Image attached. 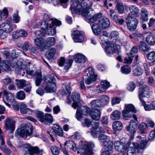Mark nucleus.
Masks as SVG:
<instances>
[{
    "label": "nucleus",
    "instance_id": "53",
    "mask_svg": "<svg viewBox=\"0 0 155 155\" xmlns=\"http://www.w3.org/2000/svg\"><path fill=\"white\" fill-rule=\"evenodd\" d=\"M16 98L20 100L24 99L25 97V94L23 91H21L17 93Z\"/></svg>",
    "mask_w": 155,
    "mask_h": 155
},
{
    "label": "nucleus",
    "instance_id": "4",
    "mask_svg": "<svg viewBox=\"0 0 155 155\" xmlns=\"http://www.w3.org/2000/svg\"><path fill=\"white\" fill-rule=\"evenodd\" d=\"M133 118L134 120H131L129 125L125 127V129L128 132L131 140H133L134 138V134L136 133L137 127V117L136 115H134Z\"/></svg>",
    "mask_w": 155,
    "mask_h": 155
},
{
    "label": "nucleus",
    "instance_id": "2",
    "mask_svg": "<svg viewBox=\"0 0 155 155\" xmlns=\"http://www.w3.org/2000/svg\"><path fill=\"white\" fill-rule=\"evenodd\" d=\"M130 13L126 19V23L128 28L131 31H134L138 23V21L134 17H138L139 10L135 5H131L129 7Z\"/></svg>",
    "mask_w": 155,
    "mask_h": 155
},
{
    "label": "nucleus",
    "instance_id": "30",
    "mask_svg": "<svg viewBox=\"0 0 155 155\" xmlns=\"http://www.w3.org/2000/svg\"><path fill=\"white\" fill-rule=\"evenodd\" d=\"M43 122H44L46 124H51L53 122V117L51 114L46 113L44 116L43 118Z\"/></svg>",
    "mask_w": 155,
    "mask_h": 155
},
{
    "label": "nucleus",
    "instance_id": "18",
    "mask_svg": "<svg viewBox=\"0 0 155 155\" xmlns=\"http://www.w3.org/2000/svg\"><path fill=\"white\" fill-rule=\"evenodd\" d=\"M90 115L93 120H98L100 119L101 113L99 110H93L90 113Z\"/></svg>",
    "mask_w": 155,
    "mask_h": 155
},
{
    "label": "nucleus",
    "instance_id": "38",
    "mask_svg": "<svg viewBox=\"0 0 155 155\" xmlns=\"http://www.w3.org/2000/svg\"><path fill=\"white\" fill-rule=\"evenodd\" d=\"M8 15V10L6 8H4L2 10H0V21L5 19Z\"/></svg>",
    "mask_w": 155,
    "mask_h": 155
},
{
    "label": "nucleus",
    "instance_id": "55",
    "mask_svg": "<svg viewBox=\"0 0 155 155\" xmlns=\"http://www.w3.org/2000/svg\"><path fill=\"white\" fill-rule=\"evenodd\" d=\"M92 121L91 119L88 118H85L84 120V122L82 123L83 126L84 127H89L91 125Z\"/></svg>",
    "mask_w": 155,
    "mask_h": 155
},
{
    "label": "nucleus",
    "instance_id": "3",
    "mask_svg": "<svg viewBox=\"0 0 155 155\" xmlns=\"http://www.w3.org/2000/svg\"><path fill=\"white\" fill-rule=\"evenodd\" d=\"M32 132V126L30 124H28L25 127L18 128L15 131V135L18 137L25 136L26 137L31 135Z\"/></svg>",
    "mask_w": 155,
    "mask_h": 155
},
{
    "label": "nucleus",
    "instance_id": "27",
    "mask_svg": "<svg viewBox=\"0 0 155 155\" xmlns=\"http://www.w3.org/2000/svg\"><path fill=\"white\" fill-rule=\"evenodd\" d=\"M3 92L4 97L8 102L12 103L14 101V97L11 93L5 91H4Z\"/></svg>",
    "mask_w": 155,
    "mask_h": 155
},
{
    "label": "nucleus",
    "instance_id": "35",
    "mask_svg": "<svg viewBox=\"0 0 155 155\" xmlns=\"http://www.w3.org/2000/svg\"><path fill=\"white\" fill-rule=\"evenodd\" d=\"M35 82L36 85L37 86H39L42 80V76L40 73L36 72L35 75Z\"/></svg>",
    "mask_w": 155,
    "mask_h": 155
},
{
    "label": "nucleus",
    "instance_id": "36",
    "mask_svg": "<svg viewBox=\"0 0 155 155\" xmlns=\"http://www.w3.org/2000/svg\"><path fill=\"white\" fill-rule=\"evenodd\" d=\"M55 38L54 37H50L45 41V45L48 47L54 45L55 43Z\"/></svg>",
    "mask_w": 155,
    "mask_h": 155
},
{
    "label": "nucleus",
    "instance_id": "52",
    "mask_svg": "<svg viewBox=\"0 0 155 155\" xmlns=\"http://www.w3.org/2000/svg\"><path fill=\"white\" fill-rule=\"evenodd\" d=\"M51 150L52 154L54 155H58L60 152L59 149L56 146H51Z\"/></svg>",
    "mask_w": 155,
    "mask_h": 155
},
{
    "label": "nucleus",
    "instance_id": "49",
    "mask_svg": "<svg viewBox=\"0 0 155 155\" xmlns=\"http://www.w3.org/2000/svg\"><path fill=\"white\" fill-rule=\"evenodd\" d=\"M62 92L65 94L70 93V85L69 84H64L63 85Z\"/></svg>",
    "mask_w": 155,
    "mask_h": 155
},
{
    "label": "nucleus",
    "instance_id": "8",
    "mask_svg": "<svg viewBox=\"0 0 155 155\" xmlns=\"http://www.w3.org/2000/svg\"><path fill=\"white\" fill-rule=\"evenodd\" d=\"M15 81L17 82L16 85L18 88L22 89L25 87L24 90L26 92H29L31 91V86L29 81L24 79H16Z\"/></svg>",
    "mask_w": 155,
    "mask_h": 155
},
{
    "label": "nucleus",
    "instance_id": "37",
    "mask_svg": "<svg viewBox=\"0 0 155 155\" xmlns=\"http://www.w3.org/2000/svg\"><path fill=\"white\" fill-rule=\"evenodd\" d=\"M141 19L144 21H148V15L147 10L145 8H142L141 11Z\"/></svg>",
    "mask_w": 155,
    "mask_h": 155
},
{
    "label": "nucleus",
    "instance_id": "21",
    "mask_svg": "<svg viewBox=\"0 0 155 155\" xmlns=\"http://www.w3.org/2000/svg\"><path fill=\"white\" fill-rule=\"evenodd\" d=\"M113 144L112 141L109 139L107 140L101 145L105 149L112 151L113 149Z\"/></svg>",
    "mask_w": 155,
    "mask_h": 155
},
{
    "label": "nucleus",
    "instance_id": "46",
    "mask_svg": "<svg viewBox=\"0 0 155 155\" xmlns=\"http://www.w3.org/2000/svg\"><path fill=\"white\" fill-rule=\"evenodd\" d=\"M10 64L8 61H5V63H3L0 66L1 69L3 71H8L10 68Z\"/></svg>",
    "mask_w": 155,
    "mask_h": 155
},
{
    "label": "nucleus",
    "instance_id": "5",
    "mask_svg": "<svg viewBox=\"0 0 155 155\" xmlns=\"http://www.w3.org/2000/svg\"><path fill=\"white\" fill-rule=\"evenodd\" d=\"M94 146V144L93 142H89L81 145L77 153H80L82 155H93L94 153L92 148Z\"/></svg>",
    "mask_w": 155,
    "mask_h": 155
},
{
    "label": "nucleus",
    "instance_id": "40",
    "mask_svg": "<svg viewBox=\"0 0 155 155\" xmlns=\"http://www.w3.org/2000/svg\"><path fill=\"white\" fill-rule=\"evenodd\" d=\"M146 41L149 44L153 45L155 43V38L152 35H148L147 36L146 38Z\"/></svg>",
    "mask_w": 155,
    "mask_h": 155
},
{
    "label": "nucleus",
    "instance_id": "57",
    "mask_svg": "<svg viewBox=\"0 0 155 155\" xmlns=\"http://www.w3.org/2000/svg\"><path fill=\"white\" fill-rule=\"evenodd\" d=\"M119 34L116 31L112 32L110 35L111 39L117 40L119 38Z\"/></svg>",
    "mask_w": 155,
    "mask_h": 155
},
{
    "label": "nucleus",
    "instance_id": "42",
    "mask_svg": "<svg viewBox=\"0 0 155 155\" xmlns=\"http://www.w3.org/2000/svg\"><path fill=\"white\" fill-rule=\"evenodd\" d=\"M110 16L111 19L116 23H117L119 18L116 13L113 10H111L110 11Z\"/></svg>",
    "mask_w": 155,
    "mask_h": 155
},
{
    "label": "nucleus",
    "instance_id": "14",
    "mask_svg": "<svg viewBox=\"0 0 155 155\" xmlns=\"http://www.w3.org/2000/svg\"><path fill=\"white\" fill-rule=\"evenodd\" d=\"M102 29H105L107 28L110 25V22L109 19L106 17H101L98 22Z\"/></svg>",
    "mask_w": 155,
    "mask_h": 155
},
{
    "label": "nucleus",
    "instance_id": "48",
    "mask_svg": "<svg viewBox=\"0 0 155 155\" xmlns=\"http://www.w3.org/2000/svg\"><path fill=\"white\" fill-rule=\"evenodd\" d=\"M48 34L50 35H53L56 32V31L55 27H54L53 25H50L48 28L47 29Z\"/></svg>",
    "mask_w": 155,
    "mask_h": 155
},
{
    "label": "nucleus",
    "instance_id": "34",
    "mask_svg": "<svg viewBox=\"0 0 155 155\" xmlns=\"http://www.w3.org/2000/svg\"><path fill=\"white\" fill-rule=\"evenodd\" d=\"M132 73L134 75L137 76L141 75L143 73V71L140 66H137L134 69Z\"/></svg>",
    "mask_w": 155,
    "mask_h": 155
},
{
    "label": "nucleus",
    "instance_id": "43",
    "mask_svg": "<svg viewBox=\"0 0 155 155\" xmlns=\"http://www.w3.org/2000/svg\"><path fill=\"white\" fill-rule=\"evenodd\" d=\"M121 71L123 74H127L130 73L131 69L129 66L125 65L121 67Z\"/></svg>",
    "mask_w": 155,
    "mask_h": 155
},
{
    "label": "nucleus",
    "instance_id": "13",
    "mask_svg": "<svg viewBox=\"0 0 155 155\" xmlns=\"http://www.w3.org/2000/svg\"><path fill=\"white\" fill-rule=\"evenodd\" d=\"M71 98L74 101L72 106L74 109H76L78 107V104L80 100V94L78 92H74L72 94Z\"/></svg>",
    "mask_w": 155,
    "mask_h": 155
},
{
    "label": "nucleus",
    "instance_id": "31",
    "mask_svg": "<svg viewBox=\"0 0 155 155\" xmlns=\"http://www.w3.org/2000/svg\"><path fill=\"white\" fill-rule=\"evenodd\" d=\"M13 26H12L10 24L6 23H2L0 24V31H2L4 30H7L8 31V29L12 28H16V25H13Z\"/></svg>",
    "mask_w": 155,
    "mask_h": 155
},
{
    "label": "nucleus",
    "instance_id": "51",
    "mask_svg": "<svg viewBox=\"0 0 155 155\" xmlns=\"http://www.w3.org/2000/svg\"><path fill=\"white\" fill-rule=\"evenodd\" d=\"M124 109L127 110L128 111H130L132 113L136 112L134 106L131 104H125Z\"/></svg>",
    "mask_w": 155,
    "mask_h": 155
},
{
    "label": "nucleus",
    "instance_id": "61",
    "mask_svg": "<svg viewBox=\"0 0 155 155\" xmlns=\"http://www.w3.org/2000/svg\"><path fill=\"white\" fill-rule=\"evenodd\" d=\"M90 109L87 107L86 106L84 107L81 110V114L84 115H87L89 114H90Z\"/></svg>",
    "mask_w": 155,
    "mask_h": 155
},
{
    "label": "nucleus",
    "instance_id": "33",
    "mask_svg": "<svg viewBox=\"0 0 155 155\" xmlns=\"http://www.w3.org/2000/svg\"><path fill=\"white\" fill-rule=\"evenodd\" d=\"M139 48L140 51L143 52L148 51L150 50V47H148L146 43L143 41L140 42Z\"/></svg>",
    "mask_w": 155,
    "mask_h": 155
},
{
    "label": "nucleus",
    "instance_id": "22",
    "mask_svg": "<svg viewBox=\"0 0 155 155\" xmlns=\"http://www.w3.org/2000/svg\"><path fill=\"white\" fill-rule=\"evenodd\" d=\"M64 146H67L70 150L75 152L77 149L76 144L72 141H66L64 143Z\"/></svg>",
    "mask_w": 155,
    "mask_h": 155
},
{
    "label": "nucleus",
    "instance_id": "26",
    "mask_svg": "<svg viewBox=\"0 0 155 155\" xmlns=\"http://www.w3.org/2000/svg\"><path fill=\"white\" fill-rule=\"evenodd\" d=\"M91 107L94 110H97V108L101 107L103 106L101 101L99 100H95L91 102Z\"/></svg>",
    "mask_w": 155,
    "mask_h": 155
},
{
    "label": "nucleus",
    "instance_id": "64",
    "mask_svg": "<svg viewBox=\"0 0 155 155\" xmlns=\"http://www.w3.org/2000/svg\"><path fill=\"white\" fill-rule=\"evenodd\" d=\"M1 148L3 152L6 154L9 155L11 153V151L5 146H1Z\"/></svg>",
    "mask_w": 155,
    "mask_h": 155
},
{
    "label": "nucleus",
    "instance_id": "44",
    "mask_svg": "<svg viewBox=\"0 0 155 155\" xmlns=\"http://www.w3.org/2000/svg\"><path fill=\"white\" fill-rule=\"evenodd\" d=\"M101 145L105 142L107 140L109 139V137L104 134H101L98 137Z\"/></svg>",
    "mask_w": 155,
    "mask_h": 155
},
{
    "label": "nucleus",
    "instance_id": "9",
    "mask_svg": "<svg viewBox=\"0 0 155 155\" xmlns=\"http://www.w3.org/2000/svg\"><path fill=\"white\" fill-rule=\"evenodd\" d=\"M73 39L76 42H82L84 40V33L78 31H74L72 33Z\"/></svg>",
    "mask_w": 155,
    "mask_h": 155
},
{
    "label": "nucleus",
    "instance_id": "63",
    "mask_svg": "<svg viewBox=\"0 0 155 155\" xmlns=\"http://www.w3.org/2000/svg\"><path fill=\"white\" fill-rule=\"evenodd\" d=\"M31 46V44L28 41H26L24 44L22 48L24 50L28 51L30 49Z\"/></svg>",
    "mask_w": 155,
    "mask_h": 155
},
{
    "label": "nucleus",
    "instance_id": "17",
    "mask_svg": "<svg viewBox=\"0 0 155 155\" xmlns=\"http://www.w3.org/2000/svg\"><path fill=\"white\" fill-rule=\"evenodd\" d=\"M93 33L96 35H100L101 32V27L98 23L93 24L91 26Z\"/></svg>",
    "mask_w": 155,
    "mask_h": 155
},
{
    "label": "nucleus",
    "instance_id": "11",
    "mask_svg": "<svg viewBox=\"0 0 155 155\" xmlns=\"http://www.w3.org/2000/svg\"><path fill=\"white\" fill-rule=\"evenodd\" d=\"M141 140V137L140 136H137L135 139V141L134 143H137L138 150H144L145 148L148 143V141L146 140Z\"/></svg>",
    "mask_w": 155,
    "mask_h": 155
},
{
    "label": "nucleus",
    "instance_id": "25",
    "mask_svg": "<svg viewBox=\"0 0 155 155\" xmlns=\"http://www.w3.org/2000/svg\"><path fill=\"white\" fill-rule=\"evenodd\" d=\"M35 45L38 47L41 48H45V43L44 40L42 38H37L34 40Z\"/></svg>",
    "mask_w": 155,
    "mask_h": 155
},
{
    "label": "nucleus",
    "instance_id": "12",
    "mask_svg": "<svg viewBox=\"0 0 155 155\" xmlns=\"http://www.w3.org/2000/svg\"><path fill=\"white\" fill-rule=\"evenodd\" d=\"M73 62V60L69 59L65 61V59L64 57H61L58 63L60 66L62 67L64 65L65 69L68 70L70 68Z\"/></svg>",
    "mask_w": 155,
    "mask_h": 155
},
{
    "label": "nucleus",
    "instance_id": "1",
    "mask_svg": "<svg viewBox=\"0 0 155 155\" xmlns=\"http://www.w3.org/2000/svg\"><path fill=\"white\" fill-rule=\"evenodd\" d=\"M92 4V3L89 0H80L78 2L75 1L71 5V9L72 12L81 13L83 16L89 19V23H93L97 20L99 21L102 15L97 14L92 16L89 13V11L92 10L91 8Z\"/></svg>",
    "mask_w": 155,
    "mask_h": 155
},
{
    "label": "nucleus",
    "instance_id": "16",
    "mask_svg": "<svg viewBox=\"0 0 155 155\" xmlns=\"http://www.w3.org/2000/svg\"><path fill=\"white\" fill-rule=\"evenodd\" d=\"M132 144L134 146L133 147H129L127 151V155H135L137 152H140L137 148V145L134 142H132Z\"/></svg>",
    "mask_w": 155,
    "mask_h": 155
},
{
    "label": "nucleus",
    "instance_id": "19",
    "mask_svg": "<svg viewBox=\"0 0 155 155\" xmlns=\"http://www.w3.org/2000/svg\"><path fill=\"white\" fill-rule=\"evenodd\" d=\"M75 61L78 63H84L86 61V58L84 55L80 53H78L74 56Z\"/></svg>",
    "mask_w": 155,
    "mask_h": 155
},
{
    "label": "nucleus",
    "instance_id": "15",
    "mask_svg": "<svg viewBox=\"0 0 155 155\" xmlns=\"http://www.w3.org/2000/svg\"><path fill=\"white\" fill-rule=\"evenodd\" d=\"M115 149L118 151L123 152L126 150L127 147L124 144L119 141H115L114 143Z\"/></svg>",
    "mask_w": 155,
    "mask_h": 155
},
{
    "label": "nucleus",
    "instance_id": "23",
    "mask_svg": "<svg viewBox=\"0 0 155 155\" xmlns=\"http://www.w3.org/2000/svg\"><path fill=\"white\" fill-rule=\"evenodd\" d=\"M45 88V91L47 93L53 92L56 90V86L55 84H51L49 82Z\"/></svg>",
    "mask_w": 155,
    "mask_h": 155
},
{
    "label": "nucleus",
    "instance_id": "45",
    "mask_svg": "<svg viewBox=\"0 0 155 155\" xmlns=\"http://www.w3.org/2000/svg\"><path fill=\"white\" fill-rule=\"evenodd\" d=\"M101 103L103 106H104L107 104L109 101V98L107 96L102 95L100 97V100Z\"/></svg>",
    "mask_w": 155,
    "mask_h": 155
},
{
    "label": "nucleus",
    "instance_id": "47",
    "mask_svg": "<svg viewBox=\"0 0 155 155\" xmlns=\"http://www.w3.org/2000/svg\"><path fill=\"white\" fill-rule=\"evenodd\" d=\"M35 113L36 116L38 118V120L41 122H43V118L45 115L44 113L42 111L37 110L36 111Z\"/></svg>",
    "mask_w": 155,
    "mask_h": 155
},
{
    "label": "nucleus",
    "instance_id": "62",
    "mask_svg": "<svg viewBox=\"0 0 155 155\" xmlns=\"http://www.w3.org/2000/svg\"><path fill=\"white\" fill-rule=\"evenodd\" d=\"M113 47L112 45L106 47L105 48V51L107 54L110 55L113 53L112 51Z\"/></svg>",
    "mask_w": 155,
    "mask_h": 155
},
{
    "label": "nucleus",
    "instance_id": "32",
    "mask_svg": "<svg viewBox=\"0 0 155 155\" xmlns=\"http://www.w3.org/2000/svg\"><path fill=\"white\" fill-rule=\"evenodd\" d=\"M113 127L114 130L120 131L123 128V124L120 121H116L114 122L113 124Z\"/></svg>",
    "mask_w": 155,
    "mask_h": 155
},
{
    "label": "nucleus",
    "instance_id": "6",
    "mask_svg": "<svg viewBox=\"0 0 155 155\" xmlns=\"http://www.w3.org/2000/svg\"><path fill=\"white\" fill-rule=\"evenodd\" d=\"M150 87L147 85H143L139 88L138 97L141 103L143 104L145 103V101L143 98L144 97H149L150 94Z\"/></svg>",
    "mask_w": 155,
    "mask_h": 155
},
{
    "label": "nucleus",
    "instance_id": "56",
    "mask_svg": "<svg viewBox=\"0 0 155 155\" xmlns=\"http://www.w3.org/2000/svg\"><path fill=\"white\" fill-rule=\"evenodd\" d=\"M117 9L120 14L122 13L124 10V6L122 3L117 2L116 5Z\"/></svg>",
    "mask_w": 155,
    "mask_h": 155
},
{
    "label": "nucleus",
    "instance_id": "59",
    "mask_svg": "<svg viewBox=\"0 0 155 155\" xmlns=\"http://www.w3.org/2000/svg\"><path fill=\"white\" fill-rule=\"evenodd\" d=\"M138 51V49L137 46H134L131 49L130 52V55L131 57H133L134 56L136 55Z\"/></svg>",
    "mask_w": 155,
    "mask_h": 155
},
{
    "label": "nucleus",
    "instance_id": "41",
    "mask_svg": "<svg viewBox=\"0 0 155 155\" xmlns=\"http://www.w3.org/2000/svg\"><path fill=\"white\" fill-rule=\"evenodd\" d=\"M56 50L54 48H51L49 51L47 52L46 56L48 59H50L53 58L55 54Z\"/></svg>",
    "mask_w": 155,
    "mask_h": 155
},
{
    "label": "nucleus",
    "instance_id": "7",
    "mask_svg": "<svg viewBox=\"0 0 155 155\" xmlns=\"http://www.w3.org/2000/svg\"><path fill=\"white\" fill-rule=\"evenodd\" d=\"M89 74H87L84 76L83 80L87 85H89L92 82L94 81L97 78L96 75L94 74V70L92 68H89L88 69Z\"/></svg>",
    "mask_w": 155,
    "mask_h": 155
},
{
    "label": "nucleus",
    "instance_id": "29",
    "mask_svg": "<svg viewBox=\"0 0 155 155\" xmlns=\"http://www.w3.org/2000/svg\"><path fill=\"white\" fill-rule=\"evenodd\" d=\"M121 114L120 111L117 110H115L110 114V118L113 120H119L120 118Z\"/></svg>",
    "mask_w": 155,
    "mask_h": 155
},
{
    "label": "nucleus",
    "instance_id": "20",
    "mask_svg": "<svg viewBox=\"0 0 155 155\" xmlns=\"http://www.w3.org/2000/svg\"><path fill=\"white\" fill-rule=\"evenodd\" d=\"M53 131L55 134L60 136H62L63 135V131L61 127L57 124H54L52 127Z\"/></svg>",
    "mask_w": 155,
    "mask_h": 155
},
{
    "label": "nucleus",
    "instance_id": "24",
    "mask_svg": "<svg viewBox=\"0 0 155 155\" xmlns=\"http://www.w3.org/2000/svg\"><path fill=\"white\" fill-rule=\"evenodd\" d=\"M20 110L21 113L23 114H31L32 111L29 108H27L26 105L24 103H22L20 106Z\"/></svg>",
    "mask_w": 155,
    "mask_h": 155
},
{
    "label": "nucleus",
    "instance_id": "58",
    "mask_svg": "<svg viewBox=\"0 0 155 155\" xmlns=\"http://www.w3.org/2000/svg\"><path fill=\"white\" fill-rule=\"evenodd\" d=\"M20 20V17L18 15V12H16L13 15V21L15 23H17L19 22Z\"/></svg>",
    "mask_w": 155,
    "mask_h": 155
},
{
    "label": "nucleus",
    "instance_id": "39",
    "mask_svg": "<svg viewBox=\"0 0 155 155\" xmlns=\"http://www.w3.org/2000/svg\"><path fill=\"white\" fill-rule=\"evenodd\" d=\"M13 28L2 31H0V38L2 39H4L6 38L8 35V34L13 31Z\"/></svg>",
    "mask_w": 155,
    "mask_h": 155
},
{
    "label": "nucleus",
    "instance_id": "50",
    "mask_svg": "<svg viewBox=\"0 0 155 155\" xmlns=\"http://www.w3.org/2000/svg\"><path fill=\"white\" fill-rule=\"evenodd\" d=\"M147 58L148 60L150 61H155V51H151L147 54Z\"/></svg>",
    "mask_w": 155,
    "mask_h": 155
},
{
    "label": "nucleus",
    "instance_id": "60",
    "mask_svg": "<svg viewBox=\"0 0 155 155\" xmlns=\"http://www.w3.org/2000/svg\"><path fill=\"white\" fill-rule=\"evenodd\" d=\"M136 85L133 82H130L127 85V89L130 91H132L135 89Z\"/></svg>",
    "mask_w": 155,
    "mask_h": 155
},
{
    "label": "nucleus",
    "instance_id": "28",
    "mask_svg": "<svg viewBox=\"0 0 155 155\" xmlns=\"http://www.w3.org/2000/svg\"><path fill=\"white\" fill-rule=\"evenodd\" d=\"M109 82L106 80L102 81L101 82V85L102 86L98 90V91L101 92L107 89L110 87Z\"/></svg>",
    "mask_w": 155,
    "mask_h": 155
},
{
    "label": "nucleus",
    "instance_id": "10",
    "mask_svg": "<svg viewBox=\"0 0 155 155\" xmlns=\"http://www.w3.org/2000/svg\"><path fill=\"white\" fill-rule=\"evenodd\" d=\"M15 121L12 119L8 118L5 121V128L10 133H13L15 130Z\"/></svg>",
    "mask_w": 155,
    "mask_h": 155
},
{
    "label": "nucleus",
    "instance_id": "54",
    "mask_svg": "<svg viewBox=\"0 0 155 155\" xmlns=\"http://www.w3.org/2000/svg\"><path fill=\"white\" fill-rule=\"evenodd\" d=\"M122 113L123 116L125 118H130L132 117V115H135L132 114V113L125 109L123 110Z\"/></svg>",
    "mask_w": 155,
    "mask_h": 155
}]
</instances>
